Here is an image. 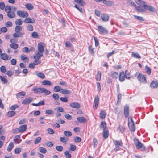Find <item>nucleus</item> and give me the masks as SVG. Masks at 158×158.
<instances>
[{
  "label": "nucleus",
  "mask_w": 158,
  "mask_h": 158,
  "mask_svg": "<svg viewBox=\"0 0 158 158\" xmlns=\"http://www.w3.org/2000/svg\"><path fill=\"white\" fill-rule=\"evenodd\" d=\"M64 135L67 137H70L72 136V133L69 131H65L64 132Z\"/></svg>",
  "instance_id": "nucleus-44"
},
{
  "label": "nucleus",
  "mask_w": 158,
  "mask_h": 158,
  "mask_svg": "<svg viewBox=\"0 0 158 158\" xmlns=\"http://www.w3.org/2000/svg\"><path fill=\"white\" fill-rule=\"evenodd\" d=\"M60 141L63 143H65L68 140V139L65 137H61L60 138Z\"/></svg>",
  "instance_id": "nucleus-49"
},
{
  "label": "nucleus",
  "mask_w": 158,
  "mask_h": 158,
  "mask_svg": "<svg viewBox=\"0 0 158 158\" xmlns=\"http://www.w3.org/2000/svg\"><path fill=\"white\" fill-rule=\"evenodd\" d=\"M70 106L73 108H79L80 107L79 104L77 102H72L70 104Z\"/></svg>",
  "instance_id": "nucleus-14"
},
{
  "label": "nucleus",
  "mask_w": 158,
  "mask_h": 158,
  "mask_svg": "<svg viewBox=\"0 0 158 158\" xmlns=\"http://www.w3.org/2000/svg\"><path fill=\"white\" fill-rule=\"evenodd\" d=\"M7 16L10 18H13L15 16V13L13 11H10L7 13Z\"/></svg>",
  "instance_id": "nucleus-24"
},
{
  "label": "nucleus",
  "mask_w": 158,
  "mask_h": 158,
  "mask_svg": "<svg viewBox=\"0 0 158 158\" xmlns=\"http://www.w3.org/2000/svg\"><path fill=\"white\" fill-rule=\"evenodd\" d=\"M99 101V98L98 95H97L95 97L93 107L95 110L97 108Z\"/></svg>",
  "instance_id": "nucleus-6"
},
{
  "label": "nucleus",
  "mask_w": 158,
  "mask_h": 158,
  "mask_svg": "<svg viewBox=\"0 0 158 158\" xmlns=\"http://www.w3.org/2000/svg\"><path fill=\"white\" fill-rule=\"evenodd\" d=\"M41 89L42 88H33L32 91L35 93L40 94L41 93Z\"/></svg>",
  "instance_id": "nucleus-32"
},
{
  "label": "nucleus",
  "mask_w": 158,
  "mask_h": 158,
  "mask_svg": "<svg viewBox=\"0 0 158 158\" xmlns=\"http://www.w3.org/2000/svg\"><path fill=\"white\" fill-rule=\"evenodd\" d=\"M150 86L152 88H157L158 86V83L157 82L153 81L151 83Z\"/></svg>",
  "instance_id": "nucleus-33"
},
{
  "label": "nucleus",
  "mask_w": 158,
  "mask_h": 158,
  "mask_svg": "<svg viewBox=\"0 0 158 158\" xmlns=\"http://www.w3.org/2000/svg\"><path fill=\"white\" fill-rule=\"evenodd\" d=\"M144 8L145 10H148L151 12L154 13L156 12V9L151 5H148L146 4V5L144 6Z\"/></svg>",
  "instance_id": "nucleus-5"
},
{
  "label": "nucleus",
  "mask_w": 158,
  "mask_h": 158,
  "mask_svg": "<svg viewBox=\"0 0 158 158\" xmlns=\"http://www.w3.org/2000/svg\"><path fill=\"white\" fill-rule=\"evenodd\" d=\"M27 125L24 124L20 126L18 129L19 132L22 133L24 132L27 128Z\"/></svg>",
  "instance_id": "nucleus-18"
},
{
  "label": "nucleus",
  "mask_w": 158,
  "mask_h": 158,
  "mask_svg": "<svg viewBox=\"0 0 158 158\" xmlns=\"http://www.w3.org/2000/svg\"><path fill=\"white\" fill-rule=\"evenodd\" d=\"M44 93L45 95H48L50 94L51 92L44 88H42L41 93Z\"/></svg>",
  "instance_id": "nucleus-20"
},
{
  "label": "nucleus",
  "mask_w": 158,
  "mask_h": 158,
  "mask_svg": "<svg viewBox=\"0 0 158 158\" xmlns=\"http://www.w3.org/2000/svg\"><path fill=\"white\" fill-rule=\"evenodd\" d=\"M20 136L19 135L15 136L14 138V140L16 143L18 144L21 141V140L19 139Z\"/></svg>",
  "instance_id": "nucleus-25"
},
{
  "label": "nucleus",
  "mask_w": 158,
  "mask_h": 158,
  "mask_svg": "<svg viewBox=\"0 0 158 158\" xmlns=\"http://www.w3.org/2000/svg\"><path fill=\"white\" fill-rule=\"evenodd\" d=\"M74 1L77 3L83 6L85 5V2L82 0H74Z\"/></svg>",
  "instance_id": "nucleus-40"
},
{
  "label": "nucleus",
  "mask_w": 158,
  "mask_h": 158,
  "mask_svg": "<svg viewBox=\"0 0 158 158\" xmlns=\"http://www.w3.org/2000/svg\"><path fill=\"white\" fill-rule=\"evenodd\" d=\"M41 138L40 137H38L36 138L34 141V143L37 144L39 143L41 141Z\"/></svg>",
  "instance_id": "nucleus-55"
},
{
  "label": "nucleus",
  "mask_w": 158,
  "mask_h": 158,
  "mask_svg": "<svg viewBox=\"0 0 158 158\" xmlns=\"http://www.w3.org/2000/svg\"><path fill=\"white\" fill-rule=\"evenodd\" d=\"M103 3L108 6H111L114 4V2L112 1H106L105 0L103 2Z\"/></svg>",
  "instance_id": "nucleus-31"
},
{
  "label": "nucleus",
  "mask_w": 158,
  "mask_h": 158,
  "mask_svg": "<svg viewBox=\"0 0 158 158\" xmlns=\"http://www.w3.org/2000/svg\"><path fill=\"white\" fill-rule=\"evenodd\" d=\"M26 93L22 91L18 93L16 95V98H22L26 95Z\"/></svg>",
  "instance_id": "nucleus-21"
},
{
  "label": "nucleus",
  "mask_w": 158,
  "mask_h": 158,
  "mask_svg": "<svg viewBox=\"0 0 158 158\" xmlns=\"http://www.w3.org/2000/svg\"><path fill=\"white\" fill-rule=\"evenodd\" d=\"M17 14L20 17L23 18L27 17L28 16V12L25 11H18L17 12Z\"/></svg>",
  "instance_id": "nucleus-4"
},
{
  "label": "nucleus",
  "mask_w": 158,
  "mask_h": 158,
  "mask_svg": "<svg viewBox=\"0 0 158 158\" xmlns=\"http://www.w3.org/2000/svg\"><path fill=\"white\" fill-rule=\"evenodd\" d=\"M33 99L31 98H28L24 100L22 102V104L24 105H27L30 103L32 101Z\"/></svg>",
  "instance_id": "nucleus-12"
},
{
  "label": "nucleus",
  "mask_w": 158,
  "mask_h": 158,
  "mask_svg": "<svg viewBox=\"0 0 158 158\" xmlns=\"http://www.w3.org/2000/svg\"><path fill=\"white\" fill-rule=\"evenodd\" d=\"M64 154L66 158H71V155L69 153L68 151L65 152Z\"/></svg>",
  "instance_id": "nucleus-64"
},
{
  "label": "nucleus",
  "mask_w": 158,
  "mask_h": 158,
  "mask_svg": "<svg viewBox=\"0 0 158 158\" xmlns=\"http://www.w3.org/2000/svg\"><path fill=\"white\" fill-rule=\"evenodd\" d=\"M41 84L42 85H44L51 86L52 85L51 82L50 81L48 80H44L42 82Z\"/></svg>",
  "instance_id": "nucleus-22"
},
{
  "label": "nucleus",
  "mask_w": 158,
  "mask_h": 158,
  "mask_svg": "<svg viewBox=\"0 0 158 158\" xmlns=\"http://www.w3.org/2000/svg\"><path fill=\"white\" fill-rule=\"evenodd\" d=\"M71 92L68 89H61L60 93L64 94H69L71 93Z\"/></svg>",
  "instance_id": "nucleus-35"
},
{
  "label": "nucleus",
  "mask_w": 158,
  "mask_h": 158,
  "mask_svg": "<svg viewBox=\"0 0 158 158\" xmlns=\"http://www.w3.org/2000/svg\"><path fill=\"white\" fill-rule=\"evenodd\" d=\"M24 35L23 32H16L13 34V36L14 38H18L21 37L23 35Z\"/></svg>",
  "instance_id": "nucleus-17"
},
{
  "label": "nucleus",
  "mask_w": 158,
  "mask_h": 158,
  "mask_svg": "<svg viewBox=\"0 0 158 158\" xmlns=\"http://www.w3.org/2000/svg\"><path fill=\"white\" fill-rule=\"evenodd\" d=\"M5 26L7 27H10L12 26V23L10 21H8L6 23Z\"/></svg>",
  "instance_id": "nucleus-62"
},
{
  "label": "nucleus",
  "mask_w": 158,
  "mask_h": 158,
  "mask_svg": "<svg viewBox=\"0 0 158 158\" xmlns=\"http://www.w3.org/2000/svg\"><path fill=\"white\" fill-rule=\"evenodd\" d=\"M22 27L21 26H17L15 28V31L16 32H19L22 30Z\"/></svg>",
  "instance_id": "nucleus-39"
},
{
  "label": "nucleus",
  "mask_w": 158,
  "mask_h": 158,
  "mask_svg": "<svg viewBox=\"0 0 158 158\" xmlns=\"http://www.w3.org/2000/svg\"><path fill=\"white\" fill-rule=\"evenodd\" d=\"M61 89H61L60 87V86H56L54 87L53 88V91L56 92H58L60 91V92Z\"/></svg>",
  "instance_id": "nucleus-42"
},
{
  "label": "nucleus",
  "mask_w": 158,
  "mask_h": 158,
  "mask_svg": "<svg viewBox=\"0 0 158 158\" xmlns=\"http://www.w3.org/2000/svg\"><path fill=\"white\" fill-rule=\"evenodd\" d=\"M53 113V111L51 110H47L45 111V113L48 115L52 114Z\"/></svg>",
  "instance_id": "nucleus-60"
},
{
  "label": "nucleus",
  "mask_w": 158,
  "mask_h": 158,
  "mask_svg": "<svg viewBox=\"0 0 158 158\" xmlns=\"http://www.w3.org/2000/svg\"><path fill=\"white\" fill-rule=\"evenodd\" d=\"M138 79L141 82L145 83L146 82L145 76L139 74L138 76Z\"/></svg>",
  "instance_id": "nucleus-8"
},
{
  "label": "nucleus",
  "mask_w": 158,
  "mask_h": 158,
  "mask_svg": "<svg viewBox=\"0 0 158 158\" xmlns=\"http://www.w3.org/2000/svg\"><path fill=\"white\" fill-rule=\"evenodd\" d=\"M1 58L3 60H7L8 59V56L6 53H3L0 55Z\"/></svg>",
  "instance_id": "nucleus-27"
},
{
  "label": "nucleus",
  "mask_w": 158,
  "mask_h": 158,
  "mask_svg": "<svg viewBox=\"0 0 158 158\" xmlns=\"http://www.w3.org/2000/svg\"><path fill=\"white\" fill-rule=\"evenodd\" d=\"M43 56V54L37 52L36 53L35 56L34 57V59L35 60H39L40 58Z\"/></svg>",
  "instance_id": "nucleus-26"
},
{
  "label": "nucleus",
  "mask_w": 158,
  "mask_h": 158,
  "mask_svg": "<svg viewBox=\"0 0 158 158\" xmlns=\"http://www.w3.org/2000/svg\"><path fill=\"white\" fill-rule=\"evenodd\" d=\"M142 6H136L135 9L139 12L140 13H143L145 12V10L142 7Z\"/></svg>",
  "instance_id": "nucleus-28"
},
{
  "label": "nucleus",
  "mask_w": 158,
  "mask_h": 158,
  "mask_svg": "<svg viewBox=\"0 0 158 158\" xmlns=\"http://www.w3.org/2000/svg\"><path fill=\"white\" fill-rule=\"evenodd\" d=\"M10 47L14 49H16L18 48V45L15 43H13L10 45Z\"/></svg>",
  "instance_id": "nucleus-41"
},
{
  "label": "nucleus",
  "mask_w": 158,
  "mask_h": 158,
  "mask_svg": "<svg viewBox=\"0 0 158 158\" xmlns=\"http://www.w3.org/2000/svg\"><path fill=\"white\" fill-rule=\"evenodd\" d=\"M52 97L55 100H58L59 98V95L56 93L53 94L52 95Z\"/></svg>",
  "instance_id": "nucleus-56"
},
{
  "label": "nucleus",
  "mask_w": 158,
  "mask_h": 158,
  "mask_svg": "<svg viewBox=\"0 0 158 158\" xmlns=\"http://www.w3.org/2000/svg\"><path fill=\"white\" fill-rule=\"evenodd\" d=\"M106 114L103 111H101L100 113V116L102 119H104L105 118Z\"/></svg>",
  "instance_id": "nucleus-45"
},
{
  "label": "nucleus",
  "mask_w": 158,
  "mask_h": 158,
  "mask_svg": "<svg viewBox=\"0 0 158 158\" xmlns=\"http://www.w3.org/2000/svg\"><path fill=\"white\" fill-rule=\"evenodd\" d=\"M0 70L1 72L3 73H5L6 71V67L4 66H2L0 67Z\"/></svg>",
  "instance_id": "nucleus-59"
},
{
  "label": "nucleus",
  "mask_w": 158,
  "mask_h": 158,
  "mask_svg": "<svg viewBox=\"0 0 158 158\" xmlns=\"http://www.w3.org/2000/svg\"><path fill=\"white\" fill-rule=\"evenodd\" d=\"M25 6L28 10H31L33 8V6L30 3H27L25 5Z\"/></svg>",
  "instance_id": "nucleus-43"
},
{
  "label": "nucleus",
  "mask_w": 158,
  "mask_h": 158,
  "mask_svg": "<svg viewBox=\"0 0 158 158\" xmlns=\"http://www.w3.org/2000/svg\"><path fill=\"white\" fill-rule=\"evenodd\" d=\"M15 114V111H9L7 113V116L9 117H11Z\"/></svg>",
  "instance_id": "nucleus-47"
},
{
  "label": "nucleus",
  "mask_w": 158,
  "mask_h": 158,
  "mask_svg": "<svg viewBox=\"0 0 158 158\" xmlns=\"http://www.w3.org/2000/svg\"><path fill=\"white\" fill-rule=\"evenodd\" d=\"M100 127L102 128L103 131L107 130L106 128V123L105 122L102 121L100 125Z\"/></svg>",
  "instance_id": "nucleus-29"
},
{
  "label": "nucleus",
  "mask_w": 158,
  "mask_h": 158,
  "mask_svg": "<svg viewBox=\"0 0 158 158\" xmlns=\"http://www.w3.org/2000/svg\"><path fill=\"white\" fill-rule=\"evenodd\" d=\"M5 10L7 13L11 11V7L8 5L6 6L5 7Z\"/></svg>",
  "instance_id": "nucleus-53"
},
{
  "label": "nucleus",
  "mask_w": 158,
  "mask_h": 158,
  "mask_svg": "<svg viewBox=\"0 0 158 158\" xmlns=\"http://www.w3.org/2000/svg\"><path fill=\"white\" fill-rule=\"evenodd\" d=\"M145 71L146 73L148 75H150L151 73V69L148 66H146L145 67Z\"/></svg>",
  "instance_id": "nucleus-46"
},
{
  "label": "nucleus",
  "mask_w": 158,
  "mask_h": 158,
  "mask_svg": "<svg viewBox=\"0 0 158 158\" xmlns=\"http://www.w3.org/2000/svg\"><path fill=\"white\" fill-rule=\"evenodd\" d=\"M56 149L58 151H62L63 150V147L61 146H57L56 147Z\"/></svg>",
  "instance_id": "nucleus-63"
},
{
  "label": "nucleus",
  "mask_w": 158,
  "mask_h": 158,
  "mask_svg": "<svg viewBox=\"0 0 158 158\" xmlns=\"http://www.w3.org/2000/svg\"><path fill=\"white\" fill-rule=\"evenodd\" d=\"M98 29L99 31L103 34H107L108 33L107 30L103 27L100 25L98 27Z\"/></svg>",
  "instance_id": "nucleus-9"
},
{
  "label": "nucleus",
  "mask_w": 158,
  "mask_h": 158,
  "mask_svg": "<svg viewBox=\"0 0 158 158\" xmlns=\"http://www.w3.org/2000/svg\"><path fill=\"white\" fill-rule=\"evenodd\" d=\"M132 56L133 57H134L136 58H140L141 57L136 52H132Z\"/></svg>",
  "instance_id": "nucleus-38"
},
{
  "label": "nucleus",
  "mask_w": 158,
  "mask_h": 158,
  "mask_svg": "<svg viewBox=\"0 0 158 158\" xmlns=\"http://www.w3.org/2000/svg\"><path fill=\"white\" fill-rule=\"evenodd\" d=\"M101 18L103 21L106 22L108 20L109 17L107 15L103 14L102 15Z\"/></svg>",
  "instance_id": "nucleus-16"
},
{
  "label": "nucleus",
  "mask_w": 158,
  "mask_h": 158,
  "mask_svg": "<svg viewBox=\"0 0 158 158\" xmlns=\"http://www.w3.org/2000/svg\"><path fill=\"white\" fill-rule=\"evenodd\" d=\"M27 29L29 31H32L33 30V27L32 25L29 24L27 26Z\"/></svg>",
  "instance_id": "nucleus-57"
},
{
  "label": "nucleus",
  "mask_w": 158,
  "mask_h": 158,
  "mask_svg": "<svg viewBox=\"0 0 158 158\" xmlns=\"http://www.w3.org/2000/svg\"><path fill=\"white\" fill-rule=\"evenodd\" d=\"M134 142L136 148L137 149H139L142 148L143 150H145V147L137 139H134Z\"/></svg>",
  "instance_id": "nucleus-2"
},
{
  "label": "nucleus",
  "mask_w": 158,
  "mask_h": 158,
  "mask_svg": "<svg viewBox=\"0 0 158 158\" xmlns=\"http://www.w3.org/2000/svg\"><path fill=\"white\" fill-rule=\"evenodd\" d=\"M124 114L125 117H128L129 115V108L128 106L126 105L124 109Z\"/></svg>",
  "instance_id": "nucleus-11"
},
{
  "label": "nucleus",
  "mask_w": 158,
  "mask_h": 158,
  "mask_svg": "<svg viewBox=\"0 0 158 158\" xmlns=\"http://www.w3.org/2000/svg\"><path fill=\"white\" fill-rule=\"evenodd\" d=\"M134 17L135 18L139 21H144V19L143 18L140 16H138L136 15H134Z\"/></svg>",
  "instance_id": "nucleus-58"
},
{
  "label": "nucleus",
  "mask_w": 158,
  "mask_h": 158,
  "mask_svg": "<svg viewBox=\"0 0 158 158\" xmlns=\"http://www.w3.org/2000/svg\"><path fill=\"white\" fill-rule=\"evenodd\" d=\"M15 24L17 26H20L22 24V23L20 19H17L15 21Z\"/></svg>",
  "instance_id": "nucleus-52"
},
{
  "label": "nucleus",
  "mask_w": 158,
  "mask_h": 158,
  "mask_svg": "<svg viewBox=\"0 0 158 158\" xmlns=\"http://www.w3.org/2000/svg\"><path fill=\"white\" fill-rule=\"evenodd\" d=\"M35 74L38 77L42 79H44L45 78V76L44 74L41 72H38Z\"/></svg>",
  "instance_id": "nucleus-23"
},
{
  "label": "nucleus",
  "mask_w": 158,
  "mask_h": 158,
  "mask_svg": "<svg viewBox=\"0 0 158 158\" xmlns=\"http://www.w3.org/2000/svg\"><path fill=\"white\" fill-rule=\"evenodd\" d=\"M114 143L116 147L114 149L115 151H116L119 150L120 147L123 145V143L121 140H114Z\"/></svg>",
  "instance_id": "nucleus-3"
},
{
  "label": "nucleus",
  "mask_w": 158,
  "mask_h": 158,
  "mask_svg": "<svg viewBox=\"0 0 158 158\" xmlns=\"http://www.w3.org/2000/svg\"><path fill=\"white\" fill-rule=\"evenodd\" d=\"M103 137L105 138L106 139L108 137V133L107 130H105L103 131Z\"/></svg>",
  "instance_id": "nucleus-37"
},
{
  "label": "nucleus",
  "mask_w": 158,
  "mask_h": 158,
  "mask_svg": "<svg viewBox=\"0 0 158 158\" xmlns=\"http://www.w3.org/2000/svg\"><path fill=\"white\" fill-rule=\"evenodd\" d=\"M135 2L139 5L141 6H143L144 7V6L146 5V2L141 0H135Z\"/></svg>",
  "instance_id": "nucleus-15"
},
{
  "label": "nucleus",
  "mask_w": 158,
  "mask_h": 158,
  "mask_svg": "<svg viewBox=\"0 0 158 158\" xmlns=\"http://www.w3.org/2000/svg\"><path fill=\"white\" fill-rule=\"evenodd\" d=\"M44 44L42 43H40L38 44V53L43 54V52L44 51Z\"/></svg>",
  "instance_id": "nucleus-7"
},
{
  "label": "nucleus",
  "mask_w": 158,
  "mask_h": 158,
  "mask_svg": "<svg viewBox=\"0 0 158 158\" xmlns=\"http://www.w3.org/2000/svg\"><path fill=\"white\" fill-rule=\"evenodd\" d=\"M125 73L123 71L121 72L119 75V80L121 81H123L125 79Z\"/></svg>",
  "instance_id": "nucleus-13"
},
{
  "label": "nucleus",
  "mask_w": 158,
  "mask_h": 158,
  "mask_svg": "<svg viewBox=\"0 0 158 158\" xmlns=\"http://www.w3.org/2000/svg\"><path fill=\"white\" fill-rule=\"evenodd\" d=\"M127 3L131 5L133 7H135L136 6V5L135 2L131 0H128Z\"/></svg>",
  "instance_id": "nucleus-61"
},
{
  "label": "nucleus",
  "mask_w": 158,
  "mask_h": 158,
  "mask_svg": "<svg viewBox=\"0 0 158 158\" xmlns=\"http://www.w3.org/2000/svg\"><path fill=\"white\" fill-rule=\"evenodd\" d=\"M128 126L130 131L133 132L135 131V125L131 117H129L128 118Z\"/></svg>",
  "instance_id": "nucleus-1"
},
{
  "label": "nucleus",
  "mask_w": 158,
  "mask_h": 158,
  "mask_svg": "<svg viewBox=\"0 0 158 158\" xmlns=\"http://www.w3.org/2000/svg\"><path fill=\"white\" fill-rule=\"evenodd\" d=\"M0 79L2 82H3V83L6 84L8 82V80L6 79L5 78L1 75H0Z\"/></svg>",
  "instance_id": "nucleus-48"
},
{
  "label": "nucleus",
  "mask_w": 158,
  "mask_h": 158,
  "mask_svg": "<svg viewBox=\"0 0 158 158\" xmlns=\"http://www.w3.org/2000/svg\"><path fill=\"white\" fill-rule=\"evenodd\" d=\"M40 152L43 153H45L47 152L46 149L43 147H40L39 148Z\"/></svg>",
  "instance_id": "nucleus-51"
},
{
  "label": "nucleus",
  "mask_w": 158,
  "mask_h": 158,
  "mask_svg": "<svg viewBox=\"0 0 158 158\" xmlns=\"http://www.w3.org/2000/svg\"><path fill=\"white\" fill-rule=\"evenodd\" d=\"M24 22L27 23H34L35 22V20L34 18L31 19L29 17H26Z\"/></svg>",
  "instance_id": "nucleus-10"
},
{
  "label": "nucleus",
  "mask_w": 158,
  "mask_h": 158,
  "mask_svg": "<svg viewBox=\"0 0 158 158\" xmlns=\"http://www.w3.org/2000/svg\"><path fill=\"white\" fill-rule=\"evenodd\" d=\"M110 76L113 78L117 79L118 76L119 75L117 72L112 71L110 73Z\"/></svg>",
  "instance_id": "nucleus-19"
},
{
  "label": "nucleus",
  "mask_w": 158,
  "mask_h": 158,
  "mask_svg": "<svg viewBox=\"0 0 158 158\" xmlns=\"http://www.w3.org/2000/svg\"><path fill=\"white\" fill-rule=\"evenodd\" d=\"M55 110H56L57 112H64V110L62 107H58L55 108Z\"/></svg>",
  "instance_id": "nucleus-50"
},
{
  "label": "nucleus",
  "mask_w": 158,
  "mask_h": 158,
  "mask_svg": "<svg viewBox=\"0 0 158 158\" xmlns=\"http://www.w3.org/2000/svg\"><path fill=\"white\" fill-rule=\"evenodd\" d=\"M101 72L100 71L98 72L97 76L96 77V79L97 81H100L101 79Z\"/></svg>",
  "instance_id": "nucleus-36"
},
{
  "label": "nucleus",
  "mask_w": 158,
  "mask_h": 158,
  "mask_svg": "<svg viewBox=\"0 0 158 158\" xmlns=\"http://www.w3.org/2000/svg\"><path fill=\"white\" fill-rule=\"evenodd\" d=\"M21 60L23 61L26 60L27 62H28L29 61L28 58L27 57L23 55L21 56Z\"/></svg>",
  "instance_id": "nucleus-54"
},
{
  "label": "nucleus",
  "mask_w": 158,
  "mask_h": 158,
  "mask_svg": "<svg viewBox=\"0 0 158 158\" xmlns=\"http://www.w3.org/2000/svg\"><path fill=\"white\" fill-rule=\"evenodd\" d=\"M77 121L80 123H84L86 121V119L83 117H78L77 118Z\"/></svg>",
  "instance_id": "nucleus-30"
},
{
  "label": "nucleus",
  "mask_w": 158,
  "mask_h": 158,
  "mask_svg": "<svg viewBox=\"0 0 158 158\" xmlns=\"http://www.w3.org/2000/svg\"><path fill=\"white\" fill-rule=\"evenodd\" d=\"M14 146V144L12 142L10 143L7 148V150L8 152L11 151Z\"/></svg>",
  "instance_id": "nucleus-34"
}]
</instances>
